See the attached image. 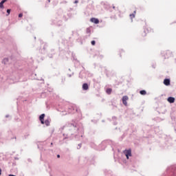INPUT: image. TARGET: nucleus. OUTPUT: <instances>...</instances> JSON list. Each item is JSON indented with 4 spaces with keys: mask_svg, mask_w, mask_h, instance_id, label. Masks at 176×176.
I'll list each match as a JSON object with an SVG mask.
<instances>
[{
    "mask_svg": "<svg viewBox=\"0 0 176 176\" xmlns=\"http://www.w3.org/2000/svg\"><path fill=\"white\" fill-rule=\"evenodd\" d=\"M113 9H115V7H113Z\"/></svg>",
    "mask_w": 176,
    "mask_h": 176,
    "instance_id": "obj_22",
    "label": "nucleus"
},
{
    "mask_svg": "<svg viewBox=\"0 0 176 176\" xmlns=\"http://www.w3.org/2000/svg\"><path fill=\"white\" fill-rule=\"evenodd\" d=\"M106 92L107 93V94H111V93H112V89H107Z\"/></svg>",
    "mask_w": 176,
    "mask_h": 176,
    "instance_id": "obj_12",
    "label": "nucleus"
},
{
    "mask_svg": "<svg viewBox=\"0 0 176 176\" xmlns=\"http://www.w3.org/2000/svg\"><path fill=\"white\" fill-rule=\"evenodd\" d=\"M91 45H92L93 46H94V45H96V41H91Z\"/></svg>",
    "mask_w": 176,
    "mask_h": 176,
    "instance_id": "obj_14",
    "label": "nucleus"
},
{
    "mask_svg": "<svg viewBox=\"0 0 176 176\" xmlns=\"http://www.w3.org/2000/svg\"><path fill=\"white\" fill-rule=\"evenodd\" d=\"M140 94H142V96H145V94H146V91L142 90L140 91Z\"/></svg>",
    "mask_w": 176,
    "mask_h": 176,
    "instance_id": "obj_11",
    "label": "nucleus"
},
{
    "mask_svg": "<svg viewBox=\"0 0 176 176\" xmlns=\"http://www.w3.org/2000/svg\"><path fill=\"white\" fill-rule=\"evenodd\" d=\"M74 3H78V0H76V1H74Z\"/></svg>",
    "mask_w": 176,
    "mask_h": 176,
    "instance_id": "obj_18",
    "label": "nucleus"
},
{
    "mask_svg": "<svg viewBox=\"0 0 176 176\" xmlns=\"http://www.w3.org/2000/svg\"><path fill=\"white\" fill-rule=\"evenodd\" d=\"M175 101V98L173 97H169L168 98V102H170V104H173Z\"/></svg>",
    "mask_w": 176,
    "mask_h": 176,
    "instance_id": "obj_5",
    "label": "nucleus"
},
{
    "mask_svg": "<svg viewBox=\"0 0 176 176\" xmlns=\"http://www.w3.org/2000/svg\"><path fill=\"white\" fill-rule=\"evenodd\" d=\"M164 85H165V86H170V79H165L164 80Z\"/></svg>",
    "mask_w": 176,
    "mask_h": 176,
    "instance_id": "obj_6",
    "label": "nucleus"
},
{
    "mask_svg": "<svg viewBox=\"0 0 176 176\" xmlns=\"http://www.w3.org/2000/svg\"><path fill=\"white\" fill-rule=\"evenodd\" d=\"M48 2H50V0H48Z\"/></svg>",
    "mask_w": 176,
    "mask_h": 176,
    "instance_id": "obj_21",
    "label": "nucleus"
},
{
    "mask_svg": "<svg viewBox=\"0 0 176 176\" xmlns=\"http://www.w3.org/2000/svg\"><path fill=\"white\" fill-rule=\"evenodd\" d=\"M19 17H23V14H19Z\"/></svg>",
    "mask_w": 176,
    "mask_h": 176,
    "instance_id": "obj_16",
    "label": "nucleus"
},
{
    "mask_svg": "<svg viewBox=\"0 0 176 176\" xmlns=\"http://www.w3.org/2000/svg\"><path fill=\"white\" fill-rule=\"evenodd\" d=\"M7 13H8V14H10V9L7 10Z\"/></svg>",
    "mask_w": 176,
    "mask_h": 176,
    "instance_id": "obj_15",
    "label": "nucleus"
},
{
    "mask_svg": "<svg viewBox=\"0 0 176 176\" xmlns=\"http://www.w3.org/2000/svg\"><path fill=\"white\" fill-rule=\"evenodd\" d=\"M44 124H45L46 126H50V120H45V121L44 122Z\"/></svg>",
    "mask_w": 176,
    "mask_h": 176,
    "instance_id": "obj_8",
    "label": "nucleus"
},
{
    "mask_svg": "<svg viewBox=\"0 0 176 176\" xmlns=\"http://www.w3.org/2000/svg\"><path fill=\"white\" fill-rule=\"evenodd\" d=\"M130 17L131 19H134V17H135V11H134V14H130Z\"/></svg>",
    "mask_w": 176,
    "mask_h": 176,
    "instance_id": "obj_13",
    "label": "nucleus"
},
{
    "mask_svg": "<svg viewBox=\"0 0 176 176\" xmlns=\"http://www.w3.org/2000/svg\"><path fill=\"white\" fill-rule=\"evenodd\" d=\"M89 89V85L87 83H85L82 85V90H88Z\"/></svg>",
    "mask_w": 176,
    "mask_h": 176,
    "instance_id": "obj_7",
    "label": "nucleus"
},
{
    "mask_svg": "<svg viewBox=\"0 0 176 176\" xmlns=\"http://www.w3.org/2000/svg\"><path fill=\"white\" fill-rule=\"evenodd\" d=\"M2 174V170L0 168V175Z\"/></svg>",
    "mask_w": 176,
    "mask_h": 176,
    "instance_id": "obj_17",
    "label": "nucleus"
},
{
    "mask_svg": "<svg viewBox=\"0 0 176 176\" xmlns=\"http://www.w3.org/2000/svg\"><path fill=\"white\" fill-rule=\"evenodd\" d=\"M69 77H71V75H69Z\"/></svg>",
    "mask_w": 176,
    "mask_h": 176,
    "instance_id": "obj_23",
    "label": "nucleus"
},
{
    "mask_svg": "<svg viewBox=\"0 0 176 176\" xmlns=\"http://www.w3.org/2000/svg\"><path fill=\"white\" fill-rule=\"evenodd\" d=\"M6 118H9V115H6Z\"/></svg>",
    "mask_w": 176,
    "mask_h": 176,
    "instance_id": "obj_19",
    "label": "nucleus"
},
{
    "mask_svg": "<svg viewBox=\"0 0 176 176\" xmlns=\"http://www.w3.org/2000/svg\"><path fill=\"white\" fill-rule=\"evenodd\" d=\"M9 63V58H6L3 60V64H8Z\"/></svg>",
    "mask_w": 176,
    "mask_h": 176,
    "instance_id": "obj_10",
    "label": "nucleus"
},
{
    "mask_svg": "<svg viewBox=\"0 0 176 176\" xmlns=\"http://www.w3.org/2000/svg\"><path fill=\"white\" fill-rule=\"evenodd\" d=\"M7 0H3L1 1L0 3V8H3V3H5L6 2Z\"/></svg>",
    "mask_w": 176,
    "mask_h": 176,
    "instance_id": "obj_9",
    "label": "nucleus"
},
{
    "mask_svg": "<svg viewBox=\"0 0 176 176\" xmlns=\"http://www.w3.org/2000/svg\"><path fill=\"white\" fill-rule=\"evenodd\" d=\"M39 119H40V121H41V124H45V121H44V119H45V114H41V115L39 116Z\"/></svg>",
    "mask_w": 176,
    "mask_h": 176,
    "instance_id": "obj_3",
    "label": "nucleus"
},
{
    "mask_svg": "<svg viewBox=\"0 0 176 176\" xmlns=\"http://www.w3.org/2000/svg\"><path fill=\"white\" fill-rule=\"evenodd\" d=\"M124 155H125L126 159H129V157L131 156V150L129 149L124 151Z\"/></svg>",
    "mask_w": 176,
    "mask_h": 176,
    "instance_id": "obj_1",
    "label": "nucleus"
},
{
    "mask_svg": "<svg viewBox=\"0 0 176 176\" xmlns=\"http://www.w3.org/2000/svg\"><path fill=\"white\" fill-rule=\"evenodd\" d=\"M90 21L91 23H94V24H98V23H100V21L98 20V19H96V18H91L90 19Z\"/></svg>",
    "mask_w": 176,
    "mask_h": 176,
    "instance_id": "obj_4",
    "label": "nucleus"
},
{
    "mask_svg": "<svg viewBox=\"0 0 176 176\" xmlns=\"http://www.w3.org/2000/svg\"><path fill=\"white\" fill-rule=\"evenodd\" d=\"M127 100H129V97L127 96H123L122 97V103L126 107L127 105Z\"/></svg>",
    "mask_w": 176,
    "mask_h": 176,
    "instance_id": "obj_2",
    "label": "nucleus"
},
{
    "mask_svg": "<svg viewBox=\"0 0 176 176\" xmlns=\"http://www.w3.org/2000/svg\"><path fill=\"white\" fill-rule=\"evenodd\" d=\"M57 157H60V155H57Z\"/></svg>",
    "mask_w": 176,
    "mask_h": 176,
    "instance_id": "obj_20",
    "label": "nucleus"
}]
</instances>
